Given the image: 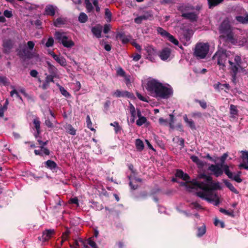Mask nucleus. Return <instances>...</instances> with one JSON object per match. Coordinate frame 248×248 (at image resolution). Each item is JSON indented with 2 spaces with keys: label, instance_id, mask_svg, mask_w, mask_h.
<instances>
[{
  "label": "nucleus",
  "instance_id": "obj_26",
  "mask_svg": "<svg viewBox=\"0 0 248 248\" xmlns=\"http://www.w3.org/2000/svg\"><path fill=\"white\" fill-rule=\"evenodd\" d=\"M129 110L131 114V118L130 122L131 123H134L136 119V110L134 106L130 103L129 104Z\"/></svg>",
  "mask_w": 248,
  "mask_h": 248
},
{
  "label": "nucleus",
  "instance_id": "obj_20",
  "mask_svg": "<svg viewBox=\"0 0 248 248\" xmlns=\"http://www.w3.org/2000/svg\"><path fill=\"white\" fill-rule=\"evenodd\" d=\"M116 37L117 39H120L123 44H126L129 42V39L125 35L123 32H118L116 34Z\"/></svg>",
  "mask_w": 248,
  "mask_h": 248
},
{
  "label": "nucleus",
  "instance_id": "obj_37",
  "mask_svg": "<svg viewBox=\"0 0 248 248\" xmlns=\"http://www.w3.org/2000/svg\"><path fill=\"white\" fill-rule=\"evenodd\" d=\"M105 18L107 22H110L112 19V13L108 8L105 9Z\"/></svg>",
  "mask_w": 248,
  "mask_h": 248
},
{
  "label": "nucleus",
  "instance_id": "obj_51",
  "mask_svg": "<svg viewBox=\"0 0 248 248\" xmlns=\"http://www.w3.org/2000/svg\"><path fill=\"white\" fill-rule=\"evenodd\" d=\"M146 121H147L146 118L145 117H142V118H139L138 120H137L136 124L138 126H141L144 123H145Z\"/></svg>",
  "mask_w": 248,
  "mask_h": 248
},
{
  "label": "nucleus",
  "instance_id": "obj_46",
  "mask_svg": "<svg viewBox=\"0 0 248 248\" xmlns=\"http://www.w3.org/2000/svg\"><path fill=\"white\" fill-rule=\"evenodd\" d=\"M110 125L114 127V130L116 133H118L119 131H121L122 129L119 123L117 122H114L113 123H111Z\"/></svg>",
  "mask_w": 248,
  "mask_h": 248
},
{
  "label": "nucleus",
  "instance_id": "obj_50",
  "mask_svg": "<svg viewBox=\"0 0 248 248\" xmlns=\"http://www.w3.org/2000/svg\"><path fill=\"white\" fill-rule=\"evenodd\" d=\"M241 153L242 154L241 158L244 161L245 160H247V162L246 163H248V151H241Z\"/></svg>",
  "mask_w": 248,
  "mask_h": 248
},
{
  "label": "nucleus",
  "instance_id": "obj_23",
  "mask_svg": "<svg viewBox=\"0 0 248 248\" xmlns=\"http://www.w3.org/2000/svg\"><path fill=\"white\" fill-rule=\"evenodd\" d=\"M195 183H199V181L192 180V181L182 182L181 186H185L186 188L194 189L197 187V186L195 185Z\"/></svg>",
  "mask_w": 248,
  "mask_h": 248
},
{
  "label": "nucleus",
  "instance_id": "obj_53",
  "mask_svg": "<svg viewBox=\"0 0 248 248\" xmlns=\"http://www.w3.org/2000/svg\"><path fill=\"white\" fill-rule=\"evenodd\" d=\"M53 45H54V39L52 37H49L48 38L47 41L46 43V46L47 47H49L52 46H53Z\"/></svg>",
  "mask_w": 248,
  "mask_h": 248
},
{
  "label": "nucleus",
  "instance_id": "obj_29",
  "mask_svg": "<svg viewBox=\"0 0 248 248\" xmlns=\"http://www.w3.org/2000/svg\"><path fill=\"white\" fill-rule=\"evenodd\" d=\"M33 124H34V126L36 129V131L37 132V134H40L41 133L40 131V121L38 118H36L34 119L33 120Z\"/></svg>",
  "mask_w": 248,
  "mask_h": 248
},
{
  "label": "nucleus",
  "instance_id": "obj_11",
  "mask_svg": "<svg viewBox=\"0 0 248 248\" xmlns=\"http://www.w3.org/2000/svg\"><path fill=\"white\" fill-rule=\"evenodd\" d=\"M55 234V231L54 229H46L45 230L42 235L43 241H48Z\"/></svg>",
  "mask_w": 248,
  "mask_h": 248
},
{
  "label": "nucleus",
  "instance_id": "obj_18",
  "mask_svg": "<svg viewBox=\"0 0 248 248\" xmlns=\"http://www.w3.org/2000/svg\"><path fill=\"white\" fill-rule=\"evenodd\" d=\"M45 167L53 171H57L56 169L58 168L57 164L52 160H48L45 162Z\"/></svg>",
  "mask_w": 248,
  "mask_h": 248
},
{
  "label": "nucleus",
  "instance_id": "obj_52",
  "mask_svg": "<svg viewBox=\"0 0 248 248\" xmlns=\"http://www.w3.org/2000/svg\"><path fill=\"white\" fill-rule=\"evenodd\" d=\"M194 10H195V6L189 3L187 4L185 6L183 7V10L185 11H188Z\"/></svg>",
  "mask_w": 248,
  "mask_h": 248
},
{
  "label": "nucleus",
  "instance_id": "obj_9",
  "mask_svg": "<svg viewBox=\"0 0 248 248\" xmlns=\"http://www.w3.org/2000/svg\"><path fill=\"white\" fill-rule=\"evenodd\" d=\"M58 11V8L56 6L49 4L46 6L43 15L46 16H53Z\"/></svg>",
  "mask_w": 248,
  "mask_h": 248
},
{
  "label": "nucleus",
  "instance_id": "obj_62",
  "mask_svg": "<svg viewBox=\"0 0 248 248\" xmlns=\"http://www.w3.org/2000/svg\"><path fill=\"white\" fill-rule=\"evenodd\" d=\"M111 27L110 24H105L103 28V32L104 33H108L110 30Z\"/></svg>",
  "mask_w": 248,
  "mask_h": 248
},
{
  "label": "nucleus",
  "instance_id": "obj_47",
  "mask_svg": "<svg viewBox=\"0 0 248 248\" xmlns=\"http://www.w3.org/2000/svg\"><path fill=\"white\" fill-rule=\"evenodd\" d=\"M240 174L241 172L239 171L237 174L234 176L232 175V178L231 179L233 180H234L237 183H241L242 182V179L240 178Z\"/></svg>",
  "mask_w": 248,
  "mask_h": 248
},
{
  "label": "nucleus",
  "instance_id": "obj_14",
  "mask_svg": "<svg viewBox=\"0 0 248 248\" xmlns=\"http://www.w3.org/2000/svg\"><path fill=\"white\" fill-rule=\"evenodd\" d=\"M209 170L213 172L216 177L221 175L223 172L222 168L218 165H211L209 167Z\"/></svg>",
  "mask_w": 248,
  "mask_h": 248
},
{
  "label": "nucleus",
  "instance_id": "obj_13",
  "mask_svg": "<svg viewBox=\"0 0 248 248\" xmlns=\"http://www.w3.org/2000/svg\"><path fill=\"white\" fill-rule=\"evenodd\" d=\"M53 25L57 28H60L65 25L67 23L66 17L62 16L58 17L56 19H53Z\"/></svg>",
  "mask_w": 248,
  "mask_h": 248
},
{
  "label": "nucleus",
  "instance_id": "obj_30",
  "mask_svg": "<svg viewBox=\"0 0 248 248\" xmlns=\"http://www.w3.org/2000/svg\"><path fill=\"white\" fill-rule=\"evenodd\" d=\"M198 232L197 235L198 237L202 236L206 232V226L203 224L202 226L198 227Z\"/></svg>",
  "mask_w": 248,
  "mask_h": 248
},
{
  "label": "nucleus",
  "instance_id": "obj_8",
  "mask_svg": "<svg viewBox=\"0 0 248 248\" xmlns=\"http://www.w3.org/2000/svg\"><path fill=\"white\" fill-rule=\"evenodd\" d=\"M17 55L20 59H23L24 61L26 59H31L33 56V54L26 46L23 47L17 51Z\"/></svg>",
  "mask_w": 248,
  "mask_h": 248
},
{
  "label": "nucleus",
  "instance_id": "obj_2",
  "mask_svg": "<svg viewBox=\"0 0 248 248\" xmlns=\"http://www.w3.org/2000/svg\"><path fill=\"white\" fill-rule=\"evenodd\" d=\"M219 31L221 34L219 37L227 43L234 45L237 40L234 38V33L229 21L224 20L219 27Z\"/></svg>",
  "mask_w": 248,
  "mask_h": 248
},
{
  "label": "nucleus",
  "instance_id": "obj_40",
  "mask_svg": "<svg viewBox=\"0 0 248 248\" xmlns=\"http://www.w3.org/2000/svg\"><path fill=\"white\" fill-rule=\"evenodd\" d=\"M157 32L158 34H160L162 36L166 37L170 35V33L167 32L166 31L164 30L161 27H157L156 29Z\"/></svg>",
  "mask_w": 248,
  "mask_h": 248
},
{
  "label": "nucleus",
  "instance_id": "obj_21",
  "mask_svg": "<svg viewBox=\"0 0 248 248\" xmlns=\"http://www.w3.org/2000/svg\"><path fill=\"white\" fill-rule=\"evenodd\" d=\"M92 32L93 34L97 38H99L101 36L102 27L96 26L92 28Z\"/></svg>",
  "mask_w": 248,
  "mask_h": 248
},
{
  "label": "nucleus",
  "instance_id": "obj_35",
  "mask_svg": "<svg viewBox=\"0 0 248 248\" xmlns=\"http://www.w3.org/2000/svg\"><path fill=\"white\" fill-rule=\"evenodd\" d=\"M209 8H211L220 4L224 1V0H207Z\"/></svg>",
  "mask_w": 248,
  "mask_h": 248
},
{
  "label": "nucleus",
  "instance_id": "obj_34",
  "mask_svg": "<svg viewBox=\"0 0 248 248\" xmlns=\"http://www.w3.org/2000/svg\"><path fill=\"white\" fill-rule=\"evenodd\" d=\"M190 159L197 165L200 166L201 167L203 166V161L200 160L198 156L193 155L190 156Z\"/></svg>",
  "mask_w": 248,
  "mask_h": 248
},
{
  "label": "nucleus",
  "instance_id": "obj_44",
  "mask_svg": "<svg viewBox=\"0 0 248 248\" xmlns=\"http://www.w3.org/2000/svg\"><path fill=\"white\" fill-rule=\"evenodd\" d=\"M85 4L86 5L87 11L88 13H90L93 11V7L90 0H85Z\"/></svg>",
  "mask_w": 248,
  "mask_h": 248
},
{
  "label": "nucleus",
  "instance_id": "obj_27",
  "mask_svg": "<svg viewBox=\"0 0 248 248\" xmlns=\"http://www.w3.org/2000/svg\"><path fill=\"white\" fill-rule=\"evenodd\" d=\"M64 128L66 130V132L73 136L76 134V130L70 124H66L64 126Z\"/></svg>",
  "mask_w": 248,
  "mask_h": 248
},
{
  "label": "nucleus",
  "instance_id": "obj_54",
  "mask_svg": "<svg viewBox=\"0 0 248 248\" xmlns=\"http://www.w3.org/2000/svg\"><path fill=\"white\" fill-rule=\"evenodd\" d=\"M60 90L61 93L65 97H68L70 96L69 93L64 89V87L61 86L60 87Z\"/></svg>",
  "mask_w": 248,
  "mask_h": 248
},
{
  "label": "nucleus",
  "instance_id": "obj_17",
  "mask_svg": "<svg viewBox=\"0 0 248 248\" xmlns=\"http://www.w3.org/2000/svg\"><path fill=\"white\" fill-rule=\"evenodd\" d=\"M170 49L168 47H165L160 51L159 56L162 60L165 61L170 57Z\"/></svg>",
  "mask_w": 248,
  "mask_h": 248
},
{
  "label": "nucleus",
  "instance_id": "obj_7",
  "mask_svg": "<svg viewBox=\"0 0 248 248\" xmlns=\"http://www.w3.org/2000/svg\"><path fill=\"white\" fill-rule=\"evenodd\" d=\"M14 42L10 39H4L2 42V46L3 47L2 52L6 54H9L11 53L12 49L14 47Z\"/></svg>",
  "mask_w": 248,
  "mask_h": 248
},
{
  "label": "nucleus",
  "instance_id": "obj_4",
  "mask_svg": "<svg viewBox=\"0 0 248 248\" xmlns=\"http://www.w3.org/2000/svg\"><path fill=\"white\" fill-rule=\"evenodd\" d=\"M209 47L208 43H197L194 48V56L199 59H204L209 52Z\"/></svg>",
  "mask_w": 248,
  "mask_h": 248
},
{
  "label": "nucleus",
  "instance_id": "obj_31",
  "mask_svg": "<svg viewBox=\"0 0 248 248\" xmlns=\"http://www.w3.org/2000/svg\"><path fill=\"white\" fill-rule=\"evenodd\" d=\"M229 63L230 65V69L232 71V73H238L239 67L236 64L231 61H229Z\"/></svg>",
  "mask_w": 248,
  "mask_h": 248
},
{
  "label": "nucleus",
  "instance_id": "obj_15",
  "mask_svg": "<svg viewBox=\"0 0 248 248\" xmlns=\"http://www.w3.org/2000/svg\"><path fill=\"white\" fill-rule=\"evenodd\" d=\"M49 54L52 56L53 58L61 66H66V61L63 57L56 55L53 51H51Z\"/></svg>",
  "mask_w": 248,
  "mask_h": 248
},
{
  "label": "nucleus",
  "instance_id": "obj_19",
  "mask_svg": "<svg viewBox=\"0 0 248 248\" xmlns=\"http://www.w3.org/2000/svg\"><path fill=\"white\" fill-rule=\"evenodd\" d=\"M196 195L201 198L202 199L205 200L207 201L212 202L213 201H214V198H212V195H208V193L206 192L205 193L203 192L202 191H199L196 192Z\"/></svg>",
  "mask_w": 248,
  "mask_h": 248
},
{
  "label": "nucleus",
  "instance_id": "obj_10",
  "mask_svg": "<svg viewBox=\"0 0 248 248\" xmlns=\"http://www.w3.org/2000/svg\"><path fill=\"white\" fill-rule=\"evenodd\" d=\"M145 50L148 54L147 58L151 62H154L155 60V57L157 55L156 50L152 46H147Z\"/></svg>",
  "mask_w": 248,
  "mask_h": 248
},
{
  "label": "nucleus",
  "instance_id": "obj_24",
  "mask_svg": "<svg viewBox=\"0 0 248 248\" xmlns=\"http://www.w3.org/2000/svg\"><path fill=\"white\" fill-rule=\"evenodd\" d=\"M183 119L185 123H186L187 125L192 129H196V126L195 123L191 119H188L186 114H185L183 116Z\"/></svg>",
  "mask_w": 248,
  "mask_h": 248
},
{
  "label": "nucleus",
  "instance_id": "obj_64",
  "mask_svg": "<svg viewBox=\"0 0 248 248\" xmlns=\"http://www.w3.org/2000/svg\"><path fill=\"white\" fill-rule=\"evenodd\" d=\"M3 15L7 18H11L13 16L12 11L7 10L4 11Z\"/></svg>",
  "mask_w": 248,
  "mask_h": 248
},
{
  "label": "nucleus",
  "instance_id": "obj_39",
  "mask_svg": "<svg viewBox=\"0 0 248 248\" xmlns=\"http://www.w3.org/2000/svg\"><path fill=\"white\" fill-rule=\"evenodd\" d=\"M141 16L142 17V19H143L144 20L148 19L151 20L153 17V15L150 11L145 12L142 15H141Z\"/></svg>",
  "mask_w": 248,
  "mask_h": 248
},
{
  "label": "nucleus",
  "instance_id": "obj_58",
  "mask_svg": "<svg viewBox=\"0 0 248 248\" xmlns=\"http://www.w3.org/2000/svg\"><path fill=\"white\" fill-rule=\"evenodd\" d=\"M52 121V120L51 121L49 118H47L45 121V124L48 128H53L54 127V125Z\"/></svg>",
  "mask_w": 248,
  "mask_h": 248
},
{
  "label": "nucleus",
  "instance_id": "obj_49",
  "mask_svg": "<svg viewBox=\"0 0 248 248\" xmlns=\"http://www.w3.org/2000/svg\"><path fill=\"white\" fill-rule=\"evenodd\" d=\"M199 178L201 179H204L206 182V183H207L208 181H211L212 180L211 176L207 175L204 173L200 174Z\"/></svg>",
  "mask_w": 248,
  "mask_h": 248
},
{
  "label": "nucleus",
  "instance_id": "obj_43",
  "mask_svg": "<svg viewBox=\"0 0 248 248\" xmlns=\"http://www.w3.org/2000/svg\"><path fill=\"white\" fill-rule=\"evenodd\" d=\"M234 61L235 63L240 68L242 69L243 67L242 66V61L240 56L236 55L234 57Z\"/></svg>",
  "mask_w": 248,
  "mask_h": 248
},
{
  "label": "nucleus",
  "instance_id": "obj_59",
  "mask_svg": "<svg viewBox=\"0 0 248 248\" xmlns=\"http://www.w3.org/2000/svg\"><path fill=\"white\" fill-rule=\"evenodd\" d=\"M228 156V154L227 153H224L220 158V166H222L224 164L225 161L226 159V158Z\"/></svg>",
  "mask_w": 248,
  "mask_h": 248
},
{
  "label": "nucleus",
  "instance_id": "obj_16",
  "mask_svg": "<svg viewBox=\"0 0 248 248\" xmlns=\"http://www.w3.org/2000/svg\"><path fill=\"white\" fill-rule=\"evenodd\" d=\"M239 110L237 109V106L233 104H231L230 107V118L234 120L237 118L238 116Z\"/></svg>",
  "mask_w": 248,
  "mask_h": 248
},
{
  "label": "nucleus",
  "instance_id": "obj_42",
  "mask_svg": "<svg viewBox=\"0 0 248 248\" xmlns=\"http://www.w3.org/2000/svg\"><path fill=\"white\" fill-rule=\"evenodd\" d=\"M88 20V16L84 13H81L78 16V21L80 23H84Z\"/></svg>",
  "mask_w": 248,
  "mask_h": 248
},
{
  "label": "nucleus",
  "instance_id": "obj_1",
  "mask_svg": "<svg viewBox=\"0 0 248 248\" xmlns=\"http://www.w3.org/2000/svg\"><path fill=\"white\" fill-rule=\"evenodd\" d=\"M146 89L153 96L161 99H168L173 93L171 88L163 86L161 83L155 79L148 82Z\"/></svg>",
  "mask_w": 248,
  "mask_h": 248
},
{
  "label": "nucleus",
  "instance_id": "obj_25",
  "mask_svg": "<svg viewBox=\"0 0 248 248\" xmlns=\"http://www.w3.org/2000/svg\"><path fill=\"white\" fill-rule=\"evenodd\" d=\"M223 182L224 183L225 185L232 192L238 194L239 192L231 184L230 182H229L227 180L223 179Z\"/></svg>",
  "mask_w": 248,
  "mask_h": 248
},
{
  "label": "nucleus",
  "instance_id": "obj_57",
  "mask_svg": "<svg viewBox=\"0 0 248 248\" xmlns=\"http://www.w3.org/2000/svg\"><path fill=\"white\" fill-rule=\"evenodd\" d=\"M32 25H34L37 29H41L42 28V22L40 20L37 19L34 21V23L32 21L31 22Z\"/></svg>",
  "mask_w": 248,
  "mask_h": 248
},
{
  "label": "nucleus",
  "instance_id": "obj_45",
  "mask_svg": "<svg viewBox=\"0 0 248 248\" xmlns=\"http://www.w3.org/2000/svg\"><path fill=\"white\" fill-rule=\"evenodd\" d=\"M167 38L170 42H171V43L174 44L175 45H176V46L178 45L179 41L176 38H175V37L173 35H172L170 33V35H168V36L167 37Z\"/></svg>",
  "mask_w": 248,
  "mask_h": 248
},
{
  "label": "nucleus",
  "instance_id": "obj_12",
  "mask_svg": "<svg viewBox=\"0 0 248 248\" xmlns=\"http://www.w3.org/2000/svg\"><path fill=\"white\" fill-rule=\"evenodd\" d=\"M199 14V13H196L195 12L183 13L182 16L189 20L191 22H195L198 20Z\"/></svg>",
  "mask_w": 248,
  "mask_h": 248
},
{
  "label": "nucleus",
  "instance_id": "obj_60",
  "mask_svg": "<svg viewBox=\"0 0 248 248\" xmlns=\"http://www.w3.org/2000/svg\"><path fill=\"white\" fill-rule=\"evenodd\" d=\"M136 95H137V97L140 100L144 101V102H148L147 99L146 97H143V96H142V95L140 93L138 92H136Z\"/></svg>",
  "mask_w": 248,
  "mask_h": 248
},
{
  "label": "nucleus",
  "instance_id": "obj_22",
  "mask_svg": "<svg viewBox=\"0 0 248 248\" xmlns=\"http://www.w3.org/2000/svg\"><path fill=\"white\" fill-rule=\"evenodd\" d=\"M113 95L117 97H124L126 96L130 97L131 93L127 91H121L119 90H117L113 93Z\"/></svg>",
  "mask_w": 248,
  "mask_h": 248
},
{
  "label": "nucleus",
  "instance_id": "obj_48",
  "mask_svg": "<svg viewBox=\"0 0 248 248\" xmlns=\"http://www.w3.org/2000/svg\"><path fill=\"white\" fill-rule=\"evenodd\" d=\"M86 123L88 128H89L92 131L94 130V129L92 127V123L89 115L87 116Z\"/></svg>",
  "mask_w": 248,
  "mask_h": 248
},
{
  "label": "nucleus",
  "instance_id": "obj_56",
  "mask_svg": "<svg viewBox=\"0 0 248 248\" xmlns=\"http://www.w3.org/2000/svg\"><path fill=\"white\" fill-rule=\"evenodd\" d=\"M214 223L216 226H217L219 225L221 228H224L225 227L224 223L223 221H220L217 218H216L215 219Z\"/></svg>",
  "mask_w": 248,
  "mask_h": 248
},
{
  "label": "nucleus",
  "instance_id": "obj_38",
  "mask_svg": "<svg viewBox=\"0 0 248 248\" xmlns=\"http://www.w3.org/2000/svg\"><path fill=\"white\" fill-rule=\"evenodd\" d=\"M191 37V34L190 31L189 30H187L186 31H184L183 34V39H184L186 42H188L190 41Z\"/></svg>",
  "mask_w": 248,
  "mask_h": 248
},
{
  "label": "nucleus",
  "instance_id": "obj_61",
  "mask_svg": "<svg viewBox=\"0 0 248 248\" xmlns=\"http://www.w3.org/2000/svg\"><path fill=\"white\" fill-rule=\"evenodd\" d=\"M184 171L181 170H180V169H177L176 170V172L175 173V176L176 177H178L179 178H182V177H183V174H184Z\"/></svg>",
  "mask_w": 248,
  "mask_h": 248
},
{
  "label": "nucleus",
  "instance_id": "obj_3",
  "mask_svg": "<svg viewBox=\"0 0 248 248\" xmlns=\"http://www.w3.org/2000/svg\"><path fill=\"white\" fill-rule=\"evenodd\" d=\"M195 185L197 186L198 188L203 190L205 192L208 193V195H212L215 198H216L217 195L216 194H213V191L217 189H221L219 182L214 183L213 179L211 181H208L207 183L203 182H199L195 183Z\"/></svg>",
  "mask_w": 248,
  "mask_h": 248
},
{
  "label": "nucleus",
  "instance_id": "obj_55",
  "mask_svg": "<svg viewBox=\"0 0 248 248\" xmlns=\"http://www.w3.org/2000/svg\"><path fill=\"white\" fill-rule=\"evenodd\" d=\"M117 74L121 77H124L125 76V72L121 67H119L117 69Z\"/></svg>",
  "mask_w": 248,
  "mask_h": 248
},
{
  "label": "nucleus",
  "instance_id": "obj_5",
  "mask_svg": "<svg viewBox=\"0 0 248 248\" xmlns=\"http://www.w3.org/2000/svg\"><path fill=\"white\" fill-rule=\"evenodd\" d=\"M227 50L222 49L216 52L212 57V59L217 62V64L220 66V69L224 70L226 67V62L228 56Z\"/></svg>",
  "mask_w": 248,
  "mask_h": 248
},
{
  "label": "nucleus",
  "instance_id": "obj_32",
  "mask_svg": "<svg viewBox=\"0 0 248 248\" xmlns=\"http://www.w3.org/2000/svg\"><path fill=\"white\" fill-rule=\"evenodd\" d=\"M223 170V171L226 175H227L228 178H232V173L230 171L229 167L227 165H223L222 166H220Z\"/></svg>",
  "mask_w": 248,
  "mask_h": 248
},
{
  "label": "nucleus",
  "instance_id": "obj_36",
  "mask_svg": "<svg viewBox=\"0 0 248 248\" xmlns=\"http://www.w3.org/2000/svg\"><path fill=\"white\" fill-rule=\"evenodd\" d=\"M236 19L241 23L247 24L248 23V14H247L245 16H238L236 17Z\"/></svg>",
  "mask_w": 248,
  "mask_h": 248
},
{
  "label": "nucleus",
  "instance_id": "obj_33",
  "mask_svg": "<svg viewBox=\"0 0 248 248\" xmlns=\"http://www.w3.org/2000/svg\"><path fill=\"white\" fill-rule=\"evenodd\" d=\"M136 148L138 151H141L143 150L144 145L143 141L140 139H137L135 141Z\"/></svg>",
  "mask_w": 248,
  "mask_h": 248
},
{
  "label": "nucleus",
  "instance_id": "obj_6",
  "mask_svg": "<svg viewBox=\"0 0 248 248\" xmlns=\"http://www.w3.org/2000/svg\"><path fill=\"white\" fill-rule=\"evenodd\" d=\"M54 36L58 42L65 47L71 48L75 46L74 42L71 39H69L64 32L56 31Z\"/></svg>",
  "mask_w": 248,
  "mask_h": 248
},
{
  "label": "nucleus",
  "instance_id": "obj_41",
  "mask_svg": "<svg viewBox=\"0 0 248 248\" xmlns=\"http://www.w3.org/2000/svg\"><path fill=\"white\" fill-rule=\"evenodd\" d=\"M194 102L199 103L201 107L204 109H206L207 107V103L204 100H199L198 99H195Z\"/></svg>",
  "mask_w": 248,
  "mask_h": 248
},
{
  "label": "nucleus",
  "instance_id": "obj_28",
  "mask_svg": "<svg viewBox=\"0 0 248 248\" xmlns=\"http://www.w3.org/2000/svg\"><path fill=\"white\" fill-rule=\"evenodd\" d=\"M79 242L81 243V245H83L84 248H89V247L86 244L85 242L82 240L80 239L79 241L75 240L74 242L73 246L70 245V247L73 248H78L79 246Z\"/></svg>",
  "mask_w": 248,
  "mask_h": 248
},
{
  "label": "nucleus",
  "instance_id": "obj_63",
  "mask_svg": "<svg viewBox=\"0 0 248 248\" xmlns=\"http://www.w3.org/2000/svg\"><path fill=\"white\" fill-rule=\"evenodd\" d=\"M37 141L40 145V149H43L44 147H45V146L46 145L48 142V140H46V141H43L40 140H38Z\"/></svg>",
  "mask_w": 248,
  "mask_h": 248
}]
</instances>
